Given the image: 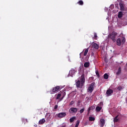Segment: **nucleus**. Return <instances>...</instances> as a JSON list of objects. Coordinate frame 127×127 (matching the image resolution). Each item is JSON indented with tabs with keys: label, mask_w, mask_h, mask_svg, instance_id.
<instances>
[{
	"label": "nucleus",
	"mask_w": 127,
	"mask_h": 127,
	"mask_svg": "<svg viewBox=\"0 0 127 127\" xmlns=\"http://www.w3.org/2000/svg\"><path fill=\"white\" fill-rule=\"evenodd\" d=\"M122 73V67H119L118 70L117 71V72L116 73V75L117 76H119V75H120V74H121Z\"/></svg>",
	"instance_id": "obj_14"
},
{
	"label": "nucleus",
	"mask_w": 127,
	"mask_h": 127,
	"mask_svg": "<svg viewBox=\"0 0 127 127\" xmlns=\"http://www.w3.org/2000/svg\"><path fill=\"white\" fill-rule=\"evenodd\" d=\"M97 38H98V36L97 35V33H94V39H95V40H97Z\"/></svg>",
	"instance_id": "obj_26"
},
{
	"label": "nucleus",
	"mask_w": 127,
	"mask_h": 127,
	"mask_svg": "<svg viewBox=\"0 0 127 127\" xmlns=\"http://www.w3.org/2000/svg\"><path fill=\"white\" fill-rule=\"evenodd\" d=\"M78 109L76 108H70L69 110V112L70 114H73V113H77Z\"/></svg>",
	"instance_id": "obj_8"
},
{
	"label": "nucleus",
	"mask_w": 127,
	"mask_h": 127,
	"mask_svg": "<svg viewBox=\"0 0 127 127\" xmlns=\"http://www.w3.org/2000/svg\"><path fill=\"white\" fill-rule=\"evenodd\" d=\"M76 119V117H72L69 119L70 123H73L74 121H75V119Z\"/></svg>",
	"instance_id": "obj_24"
},
{
	"label": "nucleus",
	"mask_w": 127,
	"mask_h": 127,
	"mask_svg": "<svg viewBox=\"0 0 127 127\" xmlns=\"http://www.w3.org/2000/svg\"><path fill=\"white\" fill-rule=\"evenodd\" d=\"M100 104H103V103L101 102Z\"/></svg>",
	"instance_id": "obj_37"
},
{
	"label": "nucleus",
	"mask_w": 127,
	"mask_h": 127,
	"mask_svg": "<svg viewBox=\"0 0 127 127\" xmlns=\"http://www.w3.org/2000/svg\"><path fill=\"white\" fill-rule=\"evenodd\" d=\"M60 97H61V94L59 93L57 96V100H59V99H60Z\"/></svg>",
	"instance_id": "obj_27"
},
{
	"label": "nucleus",
	"mask_w": 127,
	"mask_h": 127,
	"mask_svg": "<svg viewBox=\"0 0 127 127\" xmlns=\"http://www.w3.org/2000/svg\"><path fill=\"white\" fill-rule=\"evenodd\" d=\"M45 123V119H42V120H40L39 122V125H43Z\"/></svg>",
	"instance_id": "obj_15"
},
{
	"label": "nucleus",
	"mask_w": 127,
	"mask_h": 127,
	"mask_svg": "<svg viewBox=\"0 0 127 127\" xmlns=\"http://www.w3.org/2000/svg\"><path fill=\"white\" fill-rule=\"evenodd\" d=\"M90 108L91 109V110L93 111V110H95V106L93 105V106L90 107Z\"/></svg>",
	"instance_id": "obj_30"
},
{
	"label": "nucleus",
	"mask_w": 127,
	"mask_h": 127,
	"mask_svg": "<svg viewBox=\"0 0 127 127\" xmlns=\"http://www.w3.org/2000/svg\"><path fill=\"white\" fill-rule=\"evenodd\" d=\"M118 2H119V5L120 6V10L121 11H124L125 10V4L123 0H118Z\"/></svg>",
	"instance_id": "obj_6"
},
{
	"label": "nucleus",
	"mask_w": 127,
	"mask_h": 127,
	"mask_svg": "<svg viewBox=\"0 0 127 127\" xmlns=\"http://www.w3.org/2000/svg\"><path fill=\"white\" fill-rule=\"evenodd\" d=\"M66 95V92L64 93V97H65V95Z\"/></svg>",
	"instance_id": "obj_35"
},
{
	"label": "nucleus",
	"mask_w": 127,
	"mask_h": 127,
	"mask_svg": "<svg viewBox=\"0 0 127 127\" xmlns=\"http://www.w3.org/2000/svg\"><path fill=\"white\" fill-rule=\"evenodd\" d=\"M118 5H118V4H115V6H116V7H118Z\"/></svg>",
	"instance_id": "obj_36"
},
{
	"label": "nucleus",
	"mask_w": 127,
	"mask_h": 127,
	"mask_svg": "<svg viewBox=\"0 0 127 127\" xmlns=\"http://www.w3.org/2000/svg\"><path fill=\"white\" fill-rule=\"evenodd\" d=\"M92 47L94 48V49H99V45H98L96 43H93L92 44Z\"/></svg>",
	"instance_id": "obj_11"
},
{
	"label": "nucleus",
	"mask_w": 127,
	"mask_h": 127,
	"mask_svg": "<svg viewBox=\"0 0 127 127\" xmlns=\"http://www.w3.org/2000/svg\"><path fill=\"white\" fill-rule=\"evenodd\" d=\"M61 87L60 86H57L55 87H53L52 89L50 91V94H55V93H57L59 90H60Z\"/></svg>",
	"instance_id": "obj_4"
},
{
	"label": "nucleus",
	"mask_w": 127,
	"mask_h": 127,
	"mask_svg": "<svg viewBox=\"0 0 127 127\" xmlns=\"http://www.w3.org/2000/svg\"><path fill=\"white\" fill-rule=\"evenodd\" d=\"M56 116L57 117H58V118H59V119H63V118L66 117V113L65 112L60 113L57 114Z\"/></svg>",
	"instance_id": "obj_7"
},
{
	"label": "nucleus",
	"mask_w": 127,
	"mask_h": 127,
	"mask_svg": "<svg viewBox=\"0 0 127 127\" xmlns=\"http://www.w3.org/2000/svg\"><path fill=\"white\" fill-rule=\"evenodd\" d=\"M69 75L70 76H71V77H73V75H75V71H74V70H70V71H69Z\"/></svg>",
	"instance_id": "obj_18"
},
{
	"label": "nucleus",
	"mask_w": 127,
	"mask_h": 127,
	"mask_svg": "<svg viewBox=\"0 0 127 127\" xmlns=\"http://www.w3.org/2000/svg\"><path fill=\"white\" fill-rule=\"evenodd\" d=\"M96 74L98 77H100V74H99L98 71H96Z\"/></svg>",
	"instance_id": "obj_31"
},
{
	"label": "nucleus",
	"mask_w": 127,
	"mask_h": 127,
	"mask_svg": "<svg viewBox=\"0 0 127 127\" xmlns=\"http://www.w3.org/2000/svg\"><path fill=\"white\" fill-rule=\"evenodd\" d=\"M78 4L79 5H83L84 4V2L82 0H80L77 2Z\"/></svg>",
	"instance_id": "obj_23"
},
{
	"label": "nucleus",
	"mask_w": 127,
	"mask_h": 127,
	"mask_svg": "<svg viewBox=\"0 0 127 127\" xmlns=\"http://www.w3.org/2000/svg\"><path fill=\"white\" fill-rule=\"evenodd\" d=\"M125 42L126 38H125V37H122V39L118 38L116 41L117 45H118V46H121L122 44H125Z\"/></svg>",
	"instance_id": "obj_3"
},
{
	"label": "nucleus",
	"mask_w": 127,
	"mask_h": 127,
	"mask_svg": "<svg viewBox=\"0 0 127 127\" xmlns=\"http://www.w3.org/2000/svg\"><path fill=\"white\" fill-rule=\"evenodd\" d=\"M57 108H58V105H56L54 107V109L55 110H56L57 109Z\"/></svg>",
	"instance_id": "obj_34"
},
{
	"label": "nucleus",
	"mask_w": 127,
	"mask_h": 127,
	"mask_svg": "<svg viewBox=\"0 0 127 127\" xmlns=\"http://www.w3.org/2000/svg\"><path fill=\"white\" fill-rule=\"evenodd\" d=\"M80 124V121L79 120L77 121L76 124L75 126V127H79V124Z\"/></svg>",
	"instance_id": "obj_25"
},
{
	"label": "nucleus",
	"mask_w": 127,
	"mask_h": 127,
	"mask_svg": "<svg viewBox=\"0 0 127 127\" xmlns=\"http://www.w3.org/2000/svg\"><path fill=\"white\" fill-rule=\"evenodd\" d=\"M110 7L111 9H113V8H115V5L114 4H111Z\"/></svg>",
	"instance_id": "obj_29"
},
{
	"label": "nucleus",
	"mask_w": 127,
	"mask_h": 127,
	"mask_svg": "<svg viewBox=\"0 0 127 127\" xmlns=\"http://www.w3.org/2000/svg\"><path fill=\"white\" fill-rule=\"evenodd\" d=\"M92 110V109L91 108V107H89L88 108V113L89 114V113H90V111H91Z\"/></svg>",
	"instance_id": "obj_32"
},
{
	"label": "nucleus",
	"mask_w": 127,
	"mask_h": 127,
	"mask_svg": "<svg viewBox=\"0 0 127 127\" xmlns=\"http://www.w3.org/2000/svg\"><path fill=\"white\" fill-rule=\"evenodd\" d=\"M70 106H72V105H74V102L73 101H71L69 104Z\"/></svg>",
	"instance_id": "obj_33"
},
{
	"label": "nucleus",
	"mask_w": 127,
	"mask_h": 127,
	"mask_svg": "<svg viewBox=\"0 0 127 127\" xmlns=\"http://www.w3.org/2000/svg\"><path fill=\"white\" fill-rule=\"evenodd\" d=\"M123 15H124V14L123 13V12L119 11L118 13V18H122L123 17Z\"/></svg>",
	"instance_id": "obj_13"
},
{
	"label": "nucleus",
	"mask_w": 127,
	"mask_h": 127,
	"mask_svg": "<svg viewBox=\"0 0 127 127\" xmlns=\"http://www.w3.org/2000/svg\"><path fill=\"white\" fill-rule=\"evenodd\" d=\"M113 93H114V90H113L112 89H108L106 91V94L107 95V96H111L112 94H113Z\"/></svg>",
	"instance_id": "obj_10"
},
{
	"label": "nucleus",
	"mask_w": 127,
	"mask_h": 127,
	"mask_svg": "<svg viewBox=\"0 0 127 127\" xmlns=\"http://www.w3.org/2000/svg\"><path fill=\"white\" fill-rule=\"evenodd\" d=\"M104 78L106 79H109V74L108 73H105L104 74Z\"/></svg>",
	"instance_id": "obj_21"
},
{
	"label": "nucleus",
	"mask_w": 127,
	"mask_h": 127,
	"mask_svg": "<svg viewBox=\"0 0 127 127\" xmlns=\"http://www.w3.org/2000/svg\"><path fill=\"white\" fill-rule=\"evenodd\" d=\"M101 110H102V107H100V106H97L96 108L95 111L97 113H99V112H100Z\"/></svg>",
	"instance_id": "obj_16"
},
{
	"label": "nucleus",
	"mask_w": 127,
	"mask_h": 127,
	"mask_svg": "<svg viewBox=\"0 0 127 127\" xmlns=\"http://www.w3.org/2000/svg\"><path fill=\"white\" fill-rule=\"evenodd\" d=\"M118 35V33L113 31L112 33L108 35V38L111 39L113 42H116V37Z\"/></svg>",
	"instance_id": "obj_2"
},
{
	"label": "nucleus",
	"mask_w": 127,
	"mask_h": 127,
	"mask_svg": "<svg viewBox=\"0 0 127 127\" xmlns=\"http://www.w3.org/2000/svg\"><path fill=\"white\" fill-rule=\"evenodd\" d=\"M124 87H123V86L119 85L117 87V90H118V91H119L120 92H121V91H122V90H123Z\"/></svg>",
	"instance_id": "obj_19"
},
{
	"label": "nucleus",
	"mask_w": 127,
	"mask_h": 127,
	"mask_svg": "<svg viewBox=\"0 0 127 127\" xmlns=\"http://www.w3.org/2000/svg\"><path fill=\"white\" fill-rule=\"evenodd\" d=\"M85 84V74H82L79 77V79L76 82V87L79 89H82L83 86Z\"/></svg>",
	"instance_id": "obj_1"
},
{
	"label": "nucleus",
	"mask_w": 127,
	"mask_h": 127,
	"mask_svg": "<svg viewBox=\"0 0 127 127\" xmlns=\"http://www.w3.org/2000/svg\"><path fill=\"white\" fill-rule=\"evenodd\" d=\"M84 111H85V108H83V109H81L79 111L80 114H83V113H84Z\"/></svg>",
	"instance_id": "obj_28"
},
{
	"label": "nucleus",
	"mask_w": 127,
	"mask_h": 127,
	"mask_svg": "<svg viewBox=\"0 0 127 127\" xmlns=\"http://www.w3.org/2000/svg\"><path fill=\"white\" fill-rule=\"evenodd\" d=\"M89 66H90V63L89 62H86L84 64V67H85V68H88V67H89Z\"/></svg>",
	"instance_id": "obj_17"
},
{
	"label": "nucleus",
	"mask_w": 127,
	"mask_h": 127,
	"mask_svg": "<svg viewBox=\"0 0 127 127\" xmlns=\"http://www.w3.org/2000/svg\"><path fill=\"white\" fill-rule=\"evenodd\" d=\"M89 121L90 122H94L95 121V118L93 117H89Z\"/></svg>",
	"instance_id": "obj_22"
},
{
	"label": "nucleus",
	"mask_w": 127,
	"mask_h": 127,
	"mask_svg": "<svg viewBox=\"0 0 127 127\" xmlns=\"http://www.w3.org/2000/svg\"><path fill=\"white\" fill-rule=\"evenodd\" d=\"M119 120H120V117H119V115H117L114 118V122L118 123V122H119Z\"/></svg>",
	"instance_id": "obj_12"
},
{
	"label": "nucleus",
	"mask_w": 127,
	"mask_h": 127,
	"mask_svg": "<svg viewBox=\"0 0 127 127\" xmlns=\"http://www.w3.org/2000/svg\"><path fill=\"white\" fill-rule=\"evenodd\" d=\"M88 52H89V48L86 49L84 53V56H87V54H88Z\"/></svg>",
	"instance_id": "obj_20"
},
{
	"label": "nucleus",
	"mask_w": 127,
	"mask_h": 127,
	"mask_svg": "<svg viewBox=\"0 0 127 127\" xmlns=\"http://www.w3.org/2000/svg\"><path fill=\"white\" fill-rule=\"evenodd\" d=\"M99 126L100 127H103L105 126V120L104 119H101L100 120Z\"/></svg>",
	"instance_id": "obj_9"
},
{
	"label": "nucleus",
	"mask_w": 127,
	"mask_h": 127,
	"mask_svg": "<svg viewBox=\"0 0 127 127\" xmlns=\"http://www.w3.org/2000/svg\"><path fill=\"white\" fill-rule=\"evenodd\" d=\"M95 82L91 83L89 87H88L87 89V91L89 93H93V91H94V87H95Z\"/></svg>",
	"instance_id": "obj_5"
}]
</instances>
